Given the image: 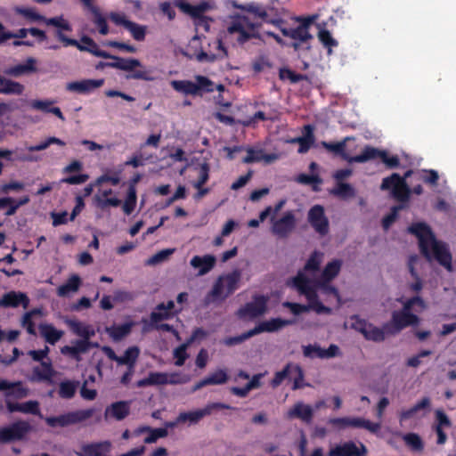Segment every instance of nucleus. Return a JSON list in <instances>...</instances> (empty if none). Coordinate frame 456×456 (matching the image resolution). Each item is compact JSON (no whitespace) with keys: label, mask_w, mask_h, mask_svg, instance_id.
<instances>
[{"label":"nucleus","mask_w":456,"mask_h":456,"mask_svg":"<svg viewBox=\"0 0 456 456\" xmlns=\"http://www.w3.org/2000/svg\"><path fill=\"white\" fill-rule=\"evenodd\" d=\"M91 13L94 15V23L98 27L100 34L107 35L109 33V26L100 9H94V12H91Z\"/></svg>","instance_id":"nucleus-48"},{"label":"nucleus","mask_w":456,"mask_h":456,"mask_svg":"<svg viewBox=\"0 0 456 456\" xmlns=\"http://www.w3.org/2000/svg\"><path fill=\"white\" fill-rule=\"evenodd\" d=\"M96 206L101 209H105L108 207H118L121 204V200L116 197L114 198H101L95 197Z\"/></svg>","instance_id":"nucleus-59"},{"label":"nucleus","mask_w":456,"mask_h":456,"mask_svg":"<svg viewBox=\"0 0 456 456\" xmlns=\"http://www.w3.org/2000/svg\"><path fill=\"white\" fill-rule=\"evenodd\" d=\"M216 262L213 255H204L194 256L190 264L194 269H198V275H205L214 268Z\"/></svg>","instance_id":"nucleus-24"},{"label":"nucleus","mask_w":456,"mask_h":456,"mask_svg":"<svg viewBox=\"0 0 456 456\" xmlns=\"http://www.w3.org/2000/svg\"><path fill=\"white\" fill-rule=\"evenodd\" d=\"M296 322V319H283V318H273L268 321H265L256 325L254 329H251L240 336H235L232 338H226L223 340V343L225 346H232L238 344H240L247 340L248 338L257 335L262 332H274L277 331L286 326L294 324Z\"/></svg>","instance_id":"nucleus-5"},{"label":"nucleus","mask_w":456,"mask_h":456,"mask_svg":"<svg viewBox=\"0 0 456 456\" xmlns=\"http://www.w3.org/2000/svg\"><path fill=\"white\" fill-rule=\"evenodd\" d=\"M273 234L280 239H285L294 231L296 227V217L292 211H287L284 215L279 218H271Z\"/></svg>","instance_id":"nucleus-15"},{"label":"nucleus","mask_w":456,"mask_h":456,"mask_svg":"<svg viewBox=\"0 0 456 456\" xmlns=\"http://www.w3.org/2000/svg\"><path fill=\"white\" fill-rule=\"evenodd\" d=\"M92 344L87 340H76L72 342L71 346H65L61 349L63 354H68L77 361L80 360L79 354L86 353L91 347Z\"/></svg>","instance_id":"nucleus-31"},{"label":"nucleus","mask_w":456,"mask_h":456,"mask_svg":"<svg viewBox=\"0 0 456 456\" xmlns=\"http://www.w3.org/2000/svg\"><path fill=\"white\" fill-rule=\"evenodd\" d=\"M136 200V191H134L133 189L127 190L126 198L123 204V211L125 214L130 215L134 210Z\"/></svg>","instance_id":"nucleus-52"},{"label":"nucleus","mask_w":456,"mask_h":456,"mask_svg":"<svg viewBox=\"0 0 456 456\" xmlns=\"http://www.w3.org/2000/svg\"><path fill=\"white\" fill-rule=\"evenodd\" d=\"M242 10L248 14L238 15L228 28L230 34H238L237 41L240 44L258 37L257 28L261 26V22L252 20L250 14L254 16V19H261L263 22L268 24H272V20H279V18H271L265 8L258 4H248L243 6Z\"/></svg>","instance_id":"nucleus-2"},{"label":"nucleus","mask_w":456,"mask_h":456,"mask_svg":"<svg viewBox=\"0 0 456 456\" xmlns=\"http://www.w3.org/2000/svg\"><path fill=\"white\" fill-rule=\"evenodd\" d=\"M209 165L206 162L200 165L199 177L196 182L193 183L194 188H200L203 186L209 179Z\"/></svg>","instance_id":"nucleus-51"},{"label":"nucleus","mask_w":456,"mask_h":456,"mask_svg":"<svg viewBox=\"0 0 456 456\" xmlns=\"http://www.w3.org/2000/svg\"><path fill=\"white\" fill-rule=\"evenodd\" d=\"M280 77L281 79L288 78L291 83L295 84L305 79L306 76L300 73H296L289 69H283L280 71Z\"/></svg>","instance_id":"nucleus-57"},{"label":"nucleus","mask_w":456,"mask_h":456,"mask_svg":"<svg viewBox=\"0 0 456 456\" xmlns=\"http://www.w3.org/2000/svg\"><path fill=\"white\" fill-rule=\"evenodd\" d=\"M355 138L353 136H346L340 142H322V146L330 152L337 156H340L343 159L349 162L350 151H346V143L350 141H354Z\"/></svg>","instance_id":"nucleus-21"},{"label":"nucleus","mask_w":456,"mask_h":456,"mask_svg":"<svg viewBox=\"0 0 456 456\" xmlns=\"http://www.w3.org/2000/svg\"><path fill=\"white\" fill-rule=\"evenodd\" d=\"M71 330L77 336L81 337V340L89 341L90 338L94 336V330L92 326L86 325L76 320L68 319L66 321Z\"/></svg>","instance_id":"nucleus-35"},{"label":"nucleus","mask_w":456,"mask_h":456,"mask_svg":"<svg viewBox=\"0 0 456 456\" xmlns=\"http://www.w3.org/2000/svg\"><path fill=\"white\" fill-rule=\"evenodd\" d=\"M403 208V206H394L391 208L390 213L385 216L382 219V226L384 230H387L398 217V212Z\"/></svg>","instance_id":"nucleus-56"},{"label":"nucleus","mask_w":456,"mask_h":456,"mask_svg":"<svg viewBox=\"0 0 456 456\" xmlns=\"http://www.w3.org/2000/svg\"><path fill=\"white\" fill-rule=\"evenodd\" d=\"M341 266L340 259H333L325 265L321 275L314 281H332L339 274Z\"/></svg>","instance_id":"nucleus-33"},{"label":"nucleus","mask_w":456,"mask_h":456,"mask_svg":"<svg viewBox=\"0 0 456 456\" xmlns=\"http://www.w3.org/2000/svg\"><path fill=\"white\" fill-rule=\"evenodd\" d=\"M111 443L103 441L100 443H93L84 444L81 452H77V456H105L110 451Z\"/></svg>","instance_id":"nucleus-23"},{"label":"nucleus","mask_w":456,"mask_h":456,"mask_svg":"<svg viewBox=\"0 0 456 456\" xmlns=\"http://www.w3.org/2000/svg\"><path fill=\"white\" fill-rule=\"evenodd\" d=\"M54 373L50 362H42L41 367H36L33 370L35 379L39 381H50Z\"/></svg>","instance_id":"nucleus-39"},{"label":"nucleus","mask_w":456,"mask_h":456,"mask_svg":"<svg viewBox=\"0 0 456 456\" xmlns=\"http://www.w3.org/2000/svg\"><path fill=\"white\" fill-rule=\"evenodd\" d=\"M332 193L341 198H350L354 196V187L346 183H337L336 188L332 191Z\"/></svg>","instance_id":"nucleus-47"},{"label":"nucleus","mask_w":456,"mask_h":456,"mask_svg":"<svg viewBox=\"0 0 456 456\" xmlns=\"http://www.w3.org/2000/svg\"><path fill=\"white\" fill-rule=\"evenodd\" d=\"M268 298L264 295H256L247 303L244 307L240 308L236 314H265Z\"/></svg>","instance_id":"nucleus-25"},{"label":"nucleus","mask_w":456,"mask_h":456,"mask_svg":"<svg viewBox=\"0 0 456 456\" xmlns=\"http://www.w3.org/2000/svg\"><path fill=\"white\" fill-rule=\"evenodd\" d=\"M195 81L191 80H172L170 85L172 88L185 95H202L206 93H212L215 91V85L212 80L208 77L197 75Z\"/></svg>","instance_id":"nucleus-7"},{"label":"nucleus","mask_w":456,"mask_h":456,"mask_svg":"<svg viewBox=\"0 0 456 456\" xmlns=\"http://www.w3.org/2000/svg\"><path fill=\"white\" fill-rule=\"evenodd\" d=\"M190 345V341H187L186 343H183L180 345L178 347H176L174 352L173 355L176 359L175 364L176 366H183L184 364L185 360L188 358V354L186 353V350Z\"/></svg>","instance_id":"nucleus-50"},{"label":"nucleus","mask_w":456,"mask_h":456,"mask_svg":"<svg viewBox=\"0 0 456 456\" xmlns=\"http://www.w3.org/2000/svg\"><path fill=\"white\" fill-rule=\"evenodd\" d=\"M214 44L216 45V48L219 51L218 53H208L201 50L200 53H197L196 60L200 62L212 63L218 59L222 60L228 56L227 49L224 45L222 39H216Z\"/></svg>","instance_id":"nucleus-26"},{"label":"nucleus","mask_w":456,"mask_h":456,"mask_svg":"<svg viewBox=\"0 0 456 456\" xmlns=\"http://www.w3.org/2000/svg\"><path fill=\"white\" fill-rule=\"evenodd\" d=\"M292 364L289 363L283 370L275 373L274 378L272 379L271 384L273 387H278L290 373Z\"/></svg>","instance_id":"nucleus-62"},{"label":"nucleus","mask_w":456,"mask_h":456,"mask_svg":"<svg viewBox=\"0 0 456 456\" xmlns=\"http://www.w3.org/2000/svg\"><path fill=\"white\" fill-rule=\"evenodd\" d=\"M107 59H111V64L110 68L124 70V71H133L132 74L127 75V79H142L145 81H152L154 77L151 76V72L148 70H134L135 68L141 67L142 63L139 60L134 58H122L119 56L110 54V57Z\"/></svg>","instance_id":"nucleus-8"},{"label":"nucleus","mask_w":456,"mask_h":456,"mask_svg":"<svg viewBox=\"0 0 456 456\" xmlns=\"http://www.w3.org/2000/svg\"><path fill=\"white\" fill-rule=\"evenodd\" d=\"M292 286L300 295H304L307 300V305L297 303H285L291 309V314H302L308 309L315 311L317 314L322 312L330 314L331 309L325 306L319 299L318 292L328 298H332L336 303H340V295L338 289L331 285V281H312L306 277L305 273L299 271L291 280Z\"/></svg>","instance_id":"nucleus-1"},{"label":"nucleus","mask_w":456,"mask_h":456,"mask_svg":"<svg viewBox=\"0 0 456 456\" xmlns=\"http://www.w3.org/2000/svg\"><path fill=\"white\" fill-rule=\"evenodd\" d=\"M81 284V279L78 275L73 274L71 275L68 281L59 286L57 289V294L60 297H67L71 293H74L78 290Z\"/></svg>","instance_id":"nucleus-36"},{"label":"nucleus","mask_w":456,"mask_h":456,"mask_svg":"<svg viewBox=\"0 0 456 456\" xmlns=\"http://www.w3.org/2000/svg\"><path fill=\"white\" fill-rule=\"evenodd\" d=\"M307 221L314 230L321 236L328 234L330 224L322 206L314 205L312 207L307 214Z\"/></svg>","instance_id":"nucleus-16"},{"label":"nucleus","mask_w":456,"mask_h":456,"mask_svg":"<svg viewBox=\"0 0 456 456\" xmlns=\"http://www.w3.org/2000/svg\"><path fill=\"white\" fill-rule=\"evenodd\" d=\"M168 315H151V322L149 325L143 327L144 331H149L152 329L161 330L166 331H171L172 327L168 324L162 323L159 324L160 321L163 320V317H167Z\"/></svg>","instance_id":"nucleus-46"},{"label":"nucleus","mask_w":456,"mask_h":456,"mask_svg":"<svg viewBox=\"0 0 456 456\" xmlns=\"http://www.w3.org/2000/svg\"><path fill=\"white\" fill-rule=\"evenodd\" d=\"M0 393L4 394V400H20L28 396V389L20 381L11 382L0 379Z\"/></svg>","instance_id":"nucleus-18"},{"label":"nucleus","mask_w":456,"mask_h":456,"mask_svg":"<svg viewBox=\"0 0 456 456\" xmlns=\"http://www.w3.org/2000/svg\"><path fill=\"white\" fill-rule=\"evenodd\" d=\"M139 355V349L136 346L127 348L122 356H118V363L134 368Z\"/></svg>","instance_id":"nucleus-40"},{"label":"nucleus","mask_w":456,"mask_h":456,"mask_svg":"<svg viewBox=\"0 0 456 456\" xmlns=\"http://www.w3.org/2000/svg\"><path fill=\"white\" fill-rule=\"evenodd\" d=\"M94 414L93 409L78 410L75 411L66 412L58 416L46 417L45 420L51 428H66L83 422Z\"/></svg>","instance_id":"nucleus-11"},{"label":"nucleus","mask_w":456,"mask_h":456,"mask_svg":"<svg viewBox=\"0 0 456 456\" xmlns=\"http://www.w3.org/2000/svg\"><path fill=\"white\" fill-rule=\"evenodd\" d=\"M452 427V423L447 414L441 409L436 410L435 420L432 426L433 432L436 435V444H444L447 441V431Z\"/></svg>","instance_id":"nucleus-17"},{"label":"nucleus","mask_w":456,"mask_h":456,"mask_svg":"<svg viewBox=\"0 0 456 456\" xmlns=\"http://www.w3.org/2000/svg\"><path fill=\"white\" fill-rule=\"evenodd\" d=\"M174 251H175L174 248L162 249V250L157 252L156 254H154L152 256H151L147 260V264L150 265H155L159 263H162L165 260H167L169 257V256H171L174 253Z\"/></svg>","instance_id":"nucleus-53"},{"label":"nucleus","mask_w":456,"mask_h":456,"mask_svg":"<svg viewBox=\"0 0 456 456\" xmlns=\"http://www.w3.org/2000/svg\"><path fill=\"white\" fill-rule=\"evenodd\" d=\"M407 232L419 239L420 253L428 259V224L414 223L407 228Z\"/></svg>","instance_id":"nucleus-20"},{"label":"nucleus","mask_w":456,"mask_h":456,"mask_svg":"<svg viewBox=\"0 0 456 456\" xmlns=\"http://www.w3.org/2000/svg\"><path fill=\"white\" fill-rule=\"evenodd\" d=\"M177 6L185 13L190 14L194 19H199L206 23V29H208V24L207 22V17L203 15L208 8V4L202 3L200 4L192 5L186 2H180Z\"/></svg>","instance_id":"nucleus-29"},{"label":"nucleus","mask_w":456,"mask_h":456,"mask_svg":"<svg viewBox=\"0 0 456 456\" xmlns=\"http://www.w3.org/2000/svg\"><path fill=\"white\" fill-rule=\"evenodd\" d=\"M403 309L400 311H394L392 314H412L411 310L414 305H423V300L419 297H412L406 301H401Z\"/></svg>","instance_id":"nucleus-54"},{"label":"nucleus","mask_w":456,"mask_h":456,"mask_svg":"<svg viewBox=\"0 0 456 456\" xmlns=\"http://www.w3.org/2000/svg\"><path fill=\"white\" fill-rule=\"evenodd\" d=\"M240 272L234 270L232 273L220 275L215 281L211 290L206 295V305L220 304L232 295L239 287Z\"/></svg>","instance_id":"nucleus-4"},{"label":"nucleus","mask_w":456,"mask_h":456,"mask_svg":"<svg viewBox=\"0 0 456 456\" xmlns=\"http://www.w3.org/2000/svg\"><path fill=\"white\" fill-rule=\"evenodd\" d=\"M227 379V374L223 370H216L207 377L208 385L224 384Z\"/></svg>","instance_id":"nucleus-58"},{"label":"nucleus","mask_w":456,"mask_h":456,"mask_svg":"<svg viewBox=\"0 0 456 456\" xmlns=\"http://www.w3.org/2000/svg\"><path fill=\"white\" fill-rule=\"evenodd\" d=\"M76 392V387L71 382H61L60 385L59 395L62 398H71Z\"/></svg>","instance_id":"nucleus-64"},{"label":"nucleus","mask_w":456,"mask_h":456,"mask_svg":"<svg viewBox=\"0 0 456 456\" xmlns=\"http://www.w3.org/2000/svg\"><path fill=\"white\" fill-rule=\"evenodd\" d=\"M271 22L284 37L294 40L291 46L295 51L310 50V41L314 37L309 30H306L305 25H298L297 28H288L284 26L286 21L281 18H279V20H272Z\"/></svg>","instance_id":"nucleus-6"},{"label":"nucleus","mask_w":456,"mask_h":456,"mask_svg":"<svg viewBox=\"0 0 456 456\" xmlns=\"http://www.w3.org/2000/svg\"><path fill=\"white\" fill-rule=\"evenodd\" d=\"M416 315H393V320L390 324L384 326L381 330L373 326L370 323L356 319V315L352 317L351 327L355 330L362 333L366 339L373 340L376 342L385 339V333H395L403 328L413 324L415 322Z\"/></svg>","instance_id":"nucleus-3"},{"label":"nucleus","mask_w":456,"mask_h":456,"mask_svg":"<svg viewBox=\"0 0 456 456\" xmlns=\"http://www.w3.org/2000/svg\"><path fill=\"white\" fill-rule=\"evenodd\" d=\"M45 22L47 25L54 26L62 30H66V31L72 30L70 24L67 20H65L61 16L46 19V20H45Z\"/></svg>","instance_id":"nucleus-60"},{"label":"nucleus","mask_w":456,"mask_h":456,"mask_svg":"<svg viewBox=\"0 0 456 456\" xmlns=\"http://www.w3.org/2000/svg\"><path fill=\"white\" fill-rule=\"evenodd\" d=\"M53 103L54 101L52 100H33L30 102V106L34 110H41L45 113H49Z\"/></svg>","instance_id":"nucleus-63"},{"label":"nucleus","mask_w":456,"mask_h":456,"mask_svg":"<svg viewBox=\"0 0 456 456\" xmlns=\"http://www.w3.org/2000/svg\"><path fill=\"white\" fill-rule=\"evenodd\" d=\"M321 265V254L317 251H314L309 258L307 259L305 266L304 272H317L320 269Z\"/></svg>","instance_id":"nucleus-49"},{"label":"nucleus","mask_w":456,"mask_h":456,"mask_svg":"<svg viewBox=\"0 0 456 456\" xmlns=\"http://www.w3.org/2000/svg\"><path fill=\"white\" fill-rule=\"evenodd\" d=\"M381 150L370 145H365L362 152L349 158V163H365L370 160L379 159Z\"/></svg>","instance_id":"nucleus-34"},{"label":"nucleus","mask_w":456,"mask_h":456,"mask_svg":"<svg viewBox=\"0 0 456 456\" xmlns=\"http://www.w3.org/2000/svg\"><path fill=\"white\" fill-rule=\"evenodd\" d=\"M51 144H57V145H60V146H64L65 145V142H63L60 138H57V137H54V136H51V137H48L44 142H41L40 143H38L37 145H32V146L28 147V151H30V152L41 151H44V150L47 149Z\"/></svg>","instance_id":"nucleus-45"},{"label":"nucleus","mask_w":456,"mask_h":456,"mask_svg":"<svg viewBox=\"0 0 456 456\" xmlns=\"http://www.w3.org/2000/svg\"><path fill=\"white\" fill-rule=\"evenodd\" d=\"M40 335L49 344H55L63 336V331L56 330L53 326L49 324H41L39 326Z\"/></svg>","instance_id":"nucleus-38"},{"label":"nucleus","mask_w":456,"mask_h":456,"mask_svg":"<svg viewBox=\"0 0 456 456\" xmlns=\"http://www.w3.org/2000/svg\"><path fill=\"white\" fill-rule=\"evenodd\" d=\"M133 323L127 322L121 325H113L107 329L109 335L118 341L130 333Z\"/></svg>","instance_id":"nucleus-41"},{"label":"nucleus","mask_w":456,"mask_h":456,"mask_svg":"<svg viewBox=\"0 0 456 456\" xmlns=\"http://www.w3.org/2000/svg\"><path fill=\"white\" fill-rule=\"evenodd\" d=\"M31 431L28 421L18 420L10 426L0 428V443L5 444L21 440Z\"/></svg>","instance_id":"nucleus-14"},{"label":"nucleus","mask_w":456,"mask_h":456,"mask_svg":"<svg viewBox=\"0 0 456 456\" xmlns=\"http://www.w3.org/2000/svg\"><path fill=\"white\" fill-rule=\"evenodd\" d=\"M411 171H407L404 177L394 173L390 176L383 179L380 185L381 190H390L394 199L400 202H406L410 197V189L405 182V177L410 176Z\"/></svg>","instance_id":"nucleus-9"},{"label":"nucleus","mask_w":456,"mask_h":456,"mask_svg":"<svg viewBox=\"0 0 456 456\" xmlns=\"http://www.w3.org/2000/svg\"><path fill=\"white\" fill-rule=\"evenodd\" d=\"M89 179V175L87 174H78V175H69L67 177H64L61 180V183L70 184V185H77V184H82L87 182Z\"/></svg>","instance_id":"nucleus-61"},{"label":"nucleus","mask_w":456,"mask_h":456,"mask_svg":"<svg viewBox=\"0 0 456 456\" xmlns=\"http://www.w3.org/2000/svg\"><path fill=\"white\" fill-rule=\"evenodd\" d=\"M314 126L312 125H305L303 128V136L294 138L292 142L299 144L298 153H305L309 151L312 145L314 143L315 138L314 134Z\"/></svg>","instance_id":"nucleus-28"},{"label":"nucleus","mask_w":456,"mask_h":456,"mask_svg":"<svg viewBox=\"0 0 456 456\" xmlns=\"http://www.w3.org/2000/svg\"><path fill=\"white\" fill-rule=\"evenodd\" d=\"M104 84V79H84L67 84V90L78 94H88L94 89L101 87Z\"/></svg>","instance_id":"nucleus-22"},{"label":"nucleus","mask_w":456,"mask_h":456,"mask_svg":"<svg viewBox=\"0 0 456 456\" xmlns=\"http://www.w3.org/2000/svg\"><path fill=\"white\" fill-rule=\"evenodd\" d=\"M126 28L131 33L134 40L141 42L145 39L146 26L130 21Z\"/></svg>","instance_id":"nucleus-44"},{"label":"nucleus","mask_w":456,"mask_h":456,"mask_svg":"<svg viewBox=\"0 0 456 456\" xmlns=\"http://www.w3.org/2000/svg\"><path fill=\"white\" fill-rule=\"evenodd\" d=\"M318 38L323 46L329 49V53H331V47L338 45L330 32L327 29H322L318 34Z\"/></svg>","instance_id":"nucleus-55"},{"label":"nucleus","mask_w":456,"mask_h":456,"mask_svg":"<svg viewBox=\"0 0 456 456\" xmlns=\"http://www.w3.org/2000/svg\"><path fill=\"white\" fill-rule=\"evenodd\" d=\"M223 409H231V407L222 403H210L202 409L179 413L177 421L181 423L189 422L190 424H197L204 417L212 414L213 411Z\"/></svg>","instance_id":"nucleus-13"},{"label":"nucleus","mask_w":456,"mask_h":456,"mask_svg":"<svg viewBox=\"0 0 456 456\" xmlns=\"http://www.w3.org/2000/svg\"><path fill=\"white\" fill-rule=\"evenodd\" d=\"M1 94L20 95L24 92V86L19 82L5 78L2 76L0 80Z\"/></svg>","instance_id":"nucleus-37"},{"label":"nucleus","mask_w":456,"mask_h":456,"mask_svg":"<svg viewBox=\"0 0 456 456\" xmlns=\"http://www.w3.org/2000/svg\"><path fill=\"white\" fill-rule=\"evenodd\" d=\"M328 456H360V449L354 442H346L331 448Z\"/></svg>","instance_id":"nucleus-32"},{"label":"nucleus","mask_w":456,"mask_h":456,"mask_svg":"<svg viewBox=\"0 0 456 456\" xmlns=\"http://www.w3.org/2000/svg\"><path fill=\"white\" fill-rule=\"evenodd\" d=\"M421 265V258L418 255H411L408 260V268L411 273V275L415 280L414 282L411 284V289L414 292H418L422 288L421 279L418 273L419 267Z\"/></svg>","instance_id":"nucleus-30"},{"label":"nucleus","mask_w":456,"mask_h":456,"mask_svg":"<svg viewBox=\"0 0 456 456\" xmlns=\"http://www.w3.org/2000/svg\"><path fill=\"white\" fill-rule=\"evenodd\" d=\"M107 412H110L118 420L125 419L129 413L128 403L121 401L115 403L111 405L110 409Z\"/></svg>","instance_id":"nucleus-42"},{"label":"nucleus","mask_w":456,"mask_h":456,"mask_svg":"<svg viewBox=\"0 0 456 456\" xmlns=\"http://www.w3.org/2000/svg\"><path fill=\"white\" fill-rule=\"evenodd\" d=\"M55 36L58 40L63 43L64 46H75L81 52H88L97 57H110V53L100 49L98 45L88 36H83L81 43L77 39L68 37L61 30H57Z\"/></svg>","instance_id":"nucleus-10"},{"label":"nucleus","mask_w":456,"mask_h":456,"mask_svg":"<svg viewBox=\"0 0 456 456\" xmlns=\"http://www.w3.org/2000/svg\"><path fill=\"white\" fill-rule=\"evenodd\" d=\"M314 415L313 408L302 402H297L294 406L287 412L289 419L297 418L306 423L311 422Z\"/></svg>","instance_id":"nucleus-27"},{"label":"nucleus","mask_w":456,"mask_h":456,"mask_svg":"<svg viewBox=\"0 0 456 456\" xmlns=\"http://www.w3.org/2000/svg\"><path fill=\"white\" fill-rule=\"evenodd\" d=\"M29 297L26 293L21 291L11 290L4 293L0 297V307L3 308H18L21 306L25 312L24 314H42L40 309H33L30 311H27L29 305Z\"/></svg>","instance_id":"nucleus-12"},{"label":"nucleus","mask_w":456,"mask_h":456,"mask_svg":"<svg viewBox=\"0 0 456 456\" xmlns=\"http://www.w3.org/2000/svg\"><path fill=\"white\" fill-rule=\"evenodd\" d=\"M151 386L165 385V384H178L180 380H169V374L164 372H151L149 373Z\"/></svg>","instance_id":"nucleus-43"},{"label":"nucleus","mask_w":456,"mask_h":456,"mask_svg":"<svg viewBox=\"0 0 456 456\" xmlns=\"http://www.w3.org/2000/svg\"><path fill=\"white\" fill-rule=\"evenodd\" d=\"M302 350L304 356L307 358L330 359L341 355L339 347L335 344H331L328 349H323L317 344L307 345L303 346Z\"/></svg>","instance_id":"nucleus-19"}]
</instances>
